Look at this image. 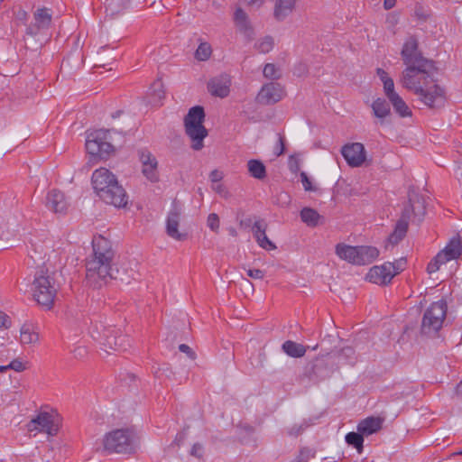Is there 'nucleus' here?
Here are the masks:
<instances>
[{
	"instance_id": "1",
	"label": "nucleus",
	"mask_w": 462,
	"mask_h": 462,
	"mask_svg": "<svg viewBox=\"0 0 462 462\" xmlns=\"http://www.w3.org/2000/svg\"><path fill=\"white\" fill-rule=\"evenodd\" d=\"M399 83L430 109H440L447 103L446 88L437 78L434 61L405 67L400 75Z\"/></svg>"
},
{
	"instance_id": "2",
	"label": "nucleus",
	"mask_w": 462,
	"mask_h": 462,
	"mask_svg": "<svg viewBox=\"0 0 462 462\" xmlns=\"http://www.w3.org/2000/svg\"><path fill=\"white\" fill-rule=\"evenodd\" d=\"M92 248V254L86 260V279L89 285L99 287L108 279H134L137 275V271L133 268L120 272L116 266V252L107 238L103 236H94Z\"/></svg>"
},
{
	"instance_id": "3",
	"label": "nucleus",
	"mask_w": 462,
	"mask_h": 462,
	"mask_svg": "<svg viewBox=\"0 0 462 462\" xmlns=\"http://www.w3.org/2000/svg\"><path fill=\"white\" fill-rule=\"evenodd\" d=\"M59 284L55 279V273L48 269H42L35 273L32 282L33 299L42 307L51 310L53 307Z\"/></svg>"
},
{
	"instance_id": "4",
	"label": "nucleus",
	"mask_w": 462,
	"mask_h": 462,
	"mask_svg": "<svg viewBox=\"0 0 462 462\" xmlns=\"http://www.w3.org/2000/svg\"><path fill=\"white\" fill-rule=\"evenodd\" d=\"M62 417L57 409L50 405H42L35 411L34 416L27 422L29 432L58 433L62 430Z\"/></svg>"
},
{
	"instance_id": "5",
	"label": "nucleus",
	"mask_w": 462,
	"mask_h": 462,
	"mask_svg": "<svg viewBox=\"0 0 462 462\" xmlns=\"http://www.w3.org/2000/svg\"><path fill=\"white\" fill-rule=\"evenodd\" d=\"M204 118V109L199 106L190 108L184 118L185 132L192 142L191 147L196 151L203 148V141L208 135V130L203 125Z\"/></svg>"
},
{
	"instance_id": "6",
	"label": "nucleus",
	"mask_w": 462,
	"mask_h": 462,
	"mask_svg": "<svg viewBox=\"0 0 462 462\" xmlns=\"http://www.w3.org/2000/svg\"><path fill=\"white\" fill-rule=\"evenodd\" d=\"M447 314L444 300L433 302L425 311L421 322V332L425 335L437 333L442 327Z\"/></svg>"
},
{
	"instance_id": "7",
	"label": "nucleus",
	"mask_w": 462,
	"mask_h": 462,
	"mask_svg": "<svg viewBox=\"0 0 462 462\" xmlns=\"http://www.w3.org/2000/svg\"><path fill=\"white\" fill-rule=\"evenodd\" d=\"M109 131L99 129L88 134L86 150L93 158H105L113 152V145L108 141Z\"/></svg>"
},
{
	"instance_id": "8",
	"label": "nucleus",
	"mask_w": 462,
	"mask_h": 462,
	"mask_svg": "<svg viewBox=\"0 0 462 462\" xmlns=\"http://www.w3.org/2000/svg\"><path fill=\"white\" fill-rule=\"evenodd\" d=\"M462 254V239L459 236L450 239L448 245L431 260L427 266L429 273H436L442 264L457 259Z\"/></svg>"
},
{
	"instance_id": "9",
	"label": "nucleus",
	"mask_w": 462,
	"mask_h": 462,
	"mask_svg": "<svg viewBox=\"0 0 462 462\" xmlns=\"http://www.w3.org/2000/svg\"><path fill=\"white\" fill-rule=\"evenodd\" d=\"M400 263H384L382 265L371 267L366 274V280L378 285H386L398 274L402 268Z\"/></svg>"
},
{
	"instance_id": "10",
	"label": "nucleus",
	"mask_w": 462,
	"mask_h": 462,
	"mask_svg": "<svg viewBox=\"0 0 462 462\" xmlns=\"http://www.w3.org/2000/svg\"><path fill=\"white\" fill-rule=\"evenodd\" d=\"M102 442L104 450L108 453H132L137 446L131 435H105Z\"/></svg>"
},
{
	"instance_id": "11",
	"label": "nucleus",
	"mask_w": 462,
	"mask_h": 462,
	"mask_svg": "<svg viewBox=\"0 0 462 462\" xmlns=\"http://www.w3.org/2000/svg\"><path fill=\"white\" fill-rule=\"evenodd\" d=\"M286 97V89L283 85L276 81L264 83L256 95L255 100L263 106L274 105Z\"/></svg>"
},
{
	"instance_id": "12",
	"label": "nucleus",
	"mask_w": 462,
	"mask_h": 462,
	"mask_svg": "<svg viewBox=\"0 0 462 462\" xmlns=\"http://www.w3.org/2000/svg\"><path fill=\"white\" fill-rule=\"evenodd\" d=\"M401 56L405 67H412L432 61L423 57L419 50V42L415 36H410L405 40Z\"/></svg>"
},
{
	"instance_id": "13",
	"label": "nucleus",
	"mask_w": 462,
	"mask_h": 462,
	"mask_svg": "<svg viewBox=\"0 0 462 462\" xmlns=\"http://www.w3.org/2000/svg\"><path fill=\"white\" fill-rule=\"evenodd\" d=\"M106 350L125 349L129 345V338L119 329L115 328H104L97 338Z\"/></svg>"
},
{
	"instance_id": "14",
	"label": "nucleus",
	"mask_w": 462,
	"mask_h": 462,
	"mask_svg": "<svg viewBox=\"0 0 462 462\" xmlns=\"http://www.w3.org/2000/svg\"><path fill=\"white\" fill-rule=\"evenodd\" d=\"M324 357H317L304 367L302 377L310 381L323 380L328 377L333 372V365Z\"/></svg>"
},
{
	"instance_id": "15",
	"label": "nucleus",
	"mask_w": 462,
	"mask_h": 462,
	"mask_svg": "<svg viewBox=\"0 0 462 462\" xmlns=\"http://www.w3.org/2000/svg\"><path fill=\"white\" fill-rule=\"evenodd\" d=\"M105 203L114 206L117 208H125L128 206L129 198L125 189L118 183V181L110 185V188L98 196Z\"/></svg>"
},
{
	"instance_id": "16",
	"label": "nucleus",
	"mask_w": 462,
	"mask_h": 462,
	"mask_svg": "<svg viewBox=\"0 0 462 462\" xmlns=\"http://www.w3.org/2000/svg\"><path fill=\"white\" fill-rule=\"evenodd\" d=\"M341 153L347 164L354 168L360 167L366 162V152L361 143L345 144L341 149Z\"/></svg>"
},
{
	"instance_id": "17",
	"label": "nucleus",
	"mask_w": 462,
	"mask_h": 462,
	"mask_svg": "<svg viewBox=\"0 0 462 462\" xmlns=\"http://www.w3.org/2000/svg\"><path fill=\"white\" fill-rule=\"evenodd\" d=\"M180 220L181 210L174 207L169 212L166 219V234L175 241L183 242L188 238V234L180 230Z\"/></svg>"
},
{
	"instance_id": "18",
	"label": "nucleus",
	"mask_w": 462,
	"mask_h": 462,
	"mask_svg": "<svg viewBox=\"0 0 462 462\" xmlns=\"http://www.w3.org/2000/svg\"><path fill=\"white\" fill-rule=\"evenodd\" d=\"M138 155L143 176L152 182L159 181L158 161L155 156L146 149L140 150Z\"/></svg>"
},
{
	"instance_id": "19",
	"label": "nucleus",
	"mask_w": 462,
	"mask_h": 462,
	"mask_svg": "<svg viewBox=\"0 0 462 462\" xmlns=\"http://www.w3.org/2000/svg\"><path fill=\"white\" fill-rule=\"evenodd\" d=\"M91 180L97 196L110 188V185L118 181L116 177L106 168L97 169L92 174Z\"/></svg>"
},
{
	"instance_id": "20",
	"label": "nucleus",
	"mask_w": 462,
	"mask_h": 462,
	"mask_svg": "<svg viewBox=\"0 0 462 462\" xmlns=\"http://www.w3.org/2000/svg\"><path fill=\"white\" fill-rule=\"evenodd\" d=\"M231 86L230 77L226 74H221L210 79L207 84L208 92L220 98L229 95Z\"/></svg>"
},
{
	"instance_id": "21",
	"label": "nucleus",
	"mask_w": 462,
	"mask_h": 462,
	"mask_svg": "<svg viewBox=\"0 0 462 462\" xmlns=\"http://www.w3.org/2000/svg\"><path fill=\"white\" fill-rule=\"evenodd\" d=\"M34 23L26 29V33L34 36L41 30L47 29L51 23L52 15L50 9L46 7L38 8L33 14Z\"/></svg>"
},
{
	"instance_id": "22",
	"label": "nucleus",
	"mask_w": 462,
	"mask_h": 462,
	"mask_svg": "<svg viewBox=\"0 0 462 462\" xmlns=\"http://www.w3.org/2000/svg\"><path fill=\"white\" fill-rule=\"evenodd\" d=\"M267 224L263 219L256 220L253 226L252 232L260 247L271 251L276 248L275 245L266 236Z\"/></svg>"
},
{
	"instance_id": "23",
	"label": "nucleus",
	"mask_w": 462,
	"mask_h": 462,
	"mask_svg": "<svg viewBox=\"0 0 462 462\" xmlns=\"http://www.w3.org/2000/svg\"><path fill=\"white\" fill-rule=\"evenodd\" d=\"M46 204L56 214L65 213L69 207L64 193L59 189H52L48 193Z\"/></svg>"
},
{
	"instance_id": "24",
	"label": "nucleus",
	"mask_w": 462,
	"mask_h": 462,
	"mask_svg": "<svg viewBox=\"0 0 462 462\" xmlns=\"http://www.w3.org/2000/svg\"><path fill=\"white\" fill-rule=\"evenodd\" d=\"M410 219L409 209L404 208L401 218L396 223L393 232L389 236L388 241L393 245H397L404 238L408 230V221Z\"/></svg>"
},
{
	"instance_id": "25",
	"label": "nucleus",
	"mask_w": 462,
	"mask_h": 462,
	"mask_svg": "<svg viewBox=\"0 0 462 462\" xmlns=\"http://www.w3.org/2000/svg\"><path fill=\"white\" fill-rule=\"evenodd\" d=\"M234 23L237 30L246 37H252L254 29L248 14L241 7H236L234 14Z\"/></svg>"
},
{
	"instance_id": "26",
	"label": "nucleus",
	"mask_w": 462,
	"mask_h": 462,
	"mask_svg": "<svg viewBox=\"0 0 462 462\" xmlns=\"http://www.w3.org/2000/svg\"><path fill=\"white\" fill-rule=\"evenodd\" d=\"M299 0H276L273 9V16L277 21H283L291 14L297 6Z\"/></svg>"
},
{
	"instance_id": "27",
	"label": "nucleus",
	"mask_w": 462,
	"mask_h": 462,
	"mask_svg": "<svg viewBox=\"0 0 462 462\" xmlns=\"http://www.w3.org/2000/svg\"><path fill=\"white\" fill-rule=\"evenodd\" d=\"M356 252V265L369 264L379 256L378 249L374 246L360 245L357 246Z\"/></svg>"
},
{
	"instance_id": "28",
	"label": "nucleus",
	"mask_w": 462,
	"mask_h": 462,
	"mask_svg": "<svg viewBox=\"0 0 462 462\" xmlns=\"http://www.w3.org/2000/svg\"><path fill=\"white\" fill-rule=\"evenodd\" d=\"M371 108L373 115L379 120L381 125H383L392 115L389 103L382 97L374 100Z\"/></svg>"
},
{
	"instance_id": "29",
	"label": "nucleus",
	"mask_w": 462,
	"mask_h": 462,
	"mask_svg": "<svg viewBox=\"0 0 462 462\" xmlns=\"http://www.w3.org/2000/svg\"><path fill=\"white\" fill-rule=\"evenodd\" d=\"M384 419L382 417H367L361 420L357 426L356 433H376L382 430Z\"/></svg>"
},
{
	"instance_id": "30",
	"label": "nucleus",
	"mask_w": 462,
	"mask_h": 462,
	"mask_svg": "<svg viewBox=\"0 0 462 462\" xmlns=\"http://www.w3.org/2000/svg\"><path fill=\"white\" fill-rule=\"evenodd\" d=\"M393 106L394 112L401 117H411L412 112L399 93L387 98Z\"/></svg>"
},
{
	"instance_id": "31",
	"label": "nucleus",
	"mask_w": 462,
	"mask_h": 462,
	"mask_svg": "<svg viewBox=\"0 0 462 462\" xmlns=\"http://www.w3.org/2000/svg\"><path fill=\"white\" fill-rule=\"evenodd\" d=\"M300 215L301 221L310 227L319 226L324 219L316 209L309 207L303 208Z\"/></svg>"
},
{
	"instance_id": "32",
	"label": "nucleus",
	"mask_w": 462,
	"mask_h": 462,
	"mask_svg": "<svg viewBox=\"0 0 462 462\" xmlns=\"http://www.w3.org/2000/svg\"><path fill=\"white\" fill-rule=\"evenodd\" d=\"M405 208L409 209L410 217L413 216L418 221L421 220L426 211L423 199L419 196H415L413 199L411 198Z\"/></svg>"
},
{
	"instance_id": "33",
	"label": "nucleus",
	"mask_w": 462,
	"mask_h": 462,
	"mask_svg": "<svg viewBox=\"0 0 462 462\" xmlns=\"http://www.w3.org/2000/svg\"><path fill=\"white\" fill-rule=\"evenodd\" d=\"M357 246H352L346 244H337L336 245L337 255L352 264H356Z\"/></svg>"
},
{
	"instance_id": "34",
	"label": "nucleus",
	"mask_w": 462,
	"mask_h": 462,
	"mask_svg": "<svg viewBox=\"0 0 462 462\" xmlns=\"http://www.w3.org/2000/svg\"><path fill=\"white\" fill-rule=\"evenodd\" d=\"M282 350L289 356L294 358L302 357L307 351V347L300 343L287 340L282 344Z\"/></svg>"
},
{
	"instance_id": "35",
	"label": "nucleus",
	"mask_w": 462,
	"mask_h": 462,
	"mask_svg": "<svg viewBox=\"0 0 462 462\" xmlns=\"http://www.w3.org/2000/svg\"><path fill=\"white\" fill-rule=\"evenodd\" d=\"M247 169L250 176L254 179L263 180L266 177V167L260 160H249L247 162Z\"/></svg>"
},
{
	"instance_id": "36",
	"label": "nucleus",
	"mask_w": 462,
	"mask_h": 462,
	"mask_svg": "<svg viewBox=\"0 0 462 462\" xmlns=\"http://www.w3.org/2000/svg\"><path fill=\"white\" fill-rule=\"evenodd\" d=\"M213 53L212 46L208 42L200 41L194 52V58L199 61H208Z\"/></svg>"
},
{
	"instance_id": "37",
	"label": "nucleus",
	"mask_w": 462,
	"mask_h": 462,
	"mask_svg": "<svg viewBox=\"0 0 462 462\" xmlns=\"http://www.w3.org/2000/svg\"><path fill=\"white\" fill-rule=\"evenodd\" d=\"M39 341V335L29 326H23L20 330V342L23 345H32Z\"/></svg>"
},
{
	"instance_id": "38",
	"label": "nucleus",
	"mask_w": 462,
	"mask_h": 462,
	"mask_svg": "<svg viewBox=\"0 0 462 462\" xmlns=\"http://www.w3.org/2000/svg\"><path fill=\"white\" fill-rule=\"evenodd\" d=\"M263 75L266 79L277 82L282 78V73L281 68L274 63H266L263 69Z\"/></svg>"
},
{
	"instance_id": "39",
	"label": "nucleus",
	"mask_w": 462,
	"mask_h": 462,
	"mask_svg": "<svg viewBox=\"0 0 462 462\" xmlns=\"http://www.w3.org/2000/svg\"><path fill=\"white\" fill-rule=\"evenodd\" d=\"M346 442L356 448L358 453L363 451L364 435H345Z\"/></svg>"
},
{
	"instance_id": "40",
	"label": "nucleus",
	"mask_w": 462,
	"mask_h": 462,
	"mask_svg": "<svg viewBox=\"0 0 462 462\" xmlns=\"http://www.w3.org/2000/svg\"><path fill=\"white\" fill-rule=\"evenodd\" d=\"M257 51L261 53H268L273 48V39L270 36H266L260 40L255 45Z\"/></svg>"
},
{
	"instance_id": "41",
	"label": "nucleus",
	"mask_w": 462,
	"mask_h": 462,
	"mask_svg": "<svg viewBox=\"0 0 462 462\" xmlns=\"http://www.w3.org/2000/svg\"><path fill=\"white\" fill-rule=\"evenodd\" d=\"M315 455L314 451L309 448H303L299 455L293 460L294 462H308Z\"/></svg>"
},
{
	"instance_id": "42",
	"label": "nucleus",
	"mask_w": 462,
	"mask_h": 462,
	"mask_svg": "<svg viewBox=\"0 0 462 462\" xmlns=\"http://www.w3.org/2000/svg\"><path fill=\"white\" fill-rule=\"evenodd\" d=\"M207 226L215 233L219 230L220 221L219 217L216 213H210L207 218Z\"/></svg>"
},
{
	"instance_id": "43",
	"label": "nucleus",
	"mask_w": 462,
	"mask_h": 462,
	"mask_svg": "<svg viewBox=\"0 0 462 462\" xmlns=\"http://www.w3.org/2000/svg\"><path fill=\"white\" fill-rule=\"evenodd\" d=\"M275 203L281 207H287L291 203V196L285 191H281L276 195Z\"/></svg>"
},
{
	"instance_id": "44",
	"label": "nucleus",
	"mask_w": 462,
	"mask_h": 462,
	"mask_svg": "<svg viewBox=\"0 0 462 462\" xmlns=\"http://www.w3.org/2000/svg\"><path fill=\"white\" fill-rule=\"evenodd\" d=\"M204 452L205 449L203 445L201 443L197 442L192 445L189 454L190 456L199 459L203 457Z\"/></svg>"
},
{
	"instance_id": "45",
	"label": "nucleus",
	"mask_w": 462,
	"mask_h": 462,
	"mask_svg": "<svg viewBox=\"0 0 462 462\" xmlns=\"http://www.w3.org/2000/svg\"><path fill=\"white\" fill-rule=\"evenodd\" d=\"M8 370L12 369L15 372H23L26 370V365L19 358L14 359L9 365H7Z\"/></svg>"
},
{
	"instance_id": "46",
	"label": "nucleus",
	"mask_w": 462,
	"mask_h": 462,
	"mask_svg": "<svg viewBox=\"0 0 462 462\" xmlns=\"http://www.w3.org/2000/svg\"><path fill=\"white\" fill-rule=\"evenodd\" d=\"M383 93L387 98L393 96L394 94L398 93L395 90L394 82H393V79L386 80V82H384V84H383Z\"/></svg>"
},
{
	"instance_id": "47",
	"label": "nucleus",
	"mask_w": 462,
	"mask_h": 462,
	"mask_svg": "<svg viewBox=\"0 0 462 462\" xmlns=\"http://www.w3.org/2000/svg\"><path fill=\"white\" fill-rule=\"evenodd\" d=\"M300 180L302 182V185L304 187V189L306 191H315L316 189L312 186L310 180L309 179L306 172L302 171L300 173Z\"/></svg>"
},
{
	"instance_id": "48",
	"label": "nucleus",
	"mask_w": 462,
	"mask_h": 462,
	"mask_svg": "<svg viewBox=\"0 0 462 462\" xmlns=\"http://www.w3.org/2000/svg\"><path fill=\"white\" fill-rule=\"evenodd\" d=\"M213 190L217 193L218 195H220L222 198L224 199H227L229 197V192L228 190L226 189V188L221 184V183H217V185H213L212 187Z\"/></svg>"
},
{
	"instance_id": "49",
	"label": "nucleus",
	"mask_w": 462,
	"mask_h": 462,
	"mask_svg": "<svg viewBox=\"0 0 462 462\" xmlns=\"http://www.w3.org/2000/svg\"><path fill=\"white\" fill-rule=\"evenodd\" d=\"M179 350L184 354H186L190 359H196V353L186 344H180L179 346Z\"/></svg>"
},
{
	"instance_id": "50",
	"label": "nucleus",
	"mask_w": 462,
	"mask_h": 462,
	"mask_svg": "<svg viewBox=\"0 0 462 462\" xmlns=\"http://www.w3.org/2000/svg\"><path fill=\"white\" fill-rule=\"evenodd\" d=\"M247 275L252 279L262 280L264 277V272L260 269H249Z\"/></svg>"
},
{
	"instance_id": "51",
	"label": "nucleus",
	"mask_w": 462,
	"mask_h": 462,
	"mask_svg": "<svg viewBox=\"0 0 462 462\" xmlns=\"http://www.w3.org/2000/svg\"><path fill=\"white\" fill-rule=\"evenodd\" d=\"M11 319L10 318L0 310V329L1 328H8L11 327Z\"/></svg>"
},
{
	"instance_id": "52",
	"label": "nucleus",
	"mask_w": 462,
	"mask_h": 462,
	"mask_svg": "<svg viewBox=\"0 0 462 462\" xmlns=\"http://www.w3.org/2000/svg\"><path fill=\"white\" fill-rule=\"evenodd\" d=\"M0 239L2 241L6 242V243H10V242L14 241L16 239H19V237H18L17 234H14V235L9 236V230L7 229L6 231L2 230V232L0 234Z\"/></svg>"
},
{
	"instance_id": "53",
	"label": "nucleus",
	"mask_w": 462,
	"mask_h": 462,
	"mask_svg": "<svg viewBox=\"0 0 462 462\" xmlns=\"http://www.w3.org/2000/svg\"><path fill=\"white\" fill-rule=\"evenodd\" d=\"M284 152V141L282 136L279 137L276 146L274 148V153L277 156L282 155Z\"/></svg>"
},
{
	"instance_id": "54",
	"label": "nucleus",
	"mask_w": 462,
	"mask_h": 462,
	"mask_svg": "<svg viewBox=\"0 0 462 462\" xmlns=\"http://www.w3.org/2000/svg\"><path fill=\"white\" fill-rule=\"evenodd\" d=\"M237 441L242 445H249L252 444L253 447H255V439H251L249 435H244L243 437L239 438Z\"/></svg>"
},
{
	"instance_id": "55",
	"label": "nucleus",
	"mask_w": 462,
	"mask_h": 462,
	"mask_svg": "<svg viewBox=\"0 0 462 462\" xmlns=\"http://www.w3.org/2000/svg\"><path fill=\"white\" fill-rule=\"evenodd\" d=\"M209 178L212 182L219 183V181L223 179V173L217 170H214L210 172Z\"/></svg>"
},
{
	"instance_id": "56",
	"label": "nucleus",
	"mask_w": 462,
	"mask_h": 462,
	"mask_svg": "<svg viewBox=\"0 0 462 462\" xmlns=\"http://www.w3.org/2000/svg\"><path fill=\"white\" fill-rule=\"evenodd\" d=\"M376 74L379 77V79H381V81L383 82V84H384V82H386V80H389L390 79H392L388 75V73L384 69H383L381 68H378L376 69Z\"/></svg>"
},
{
	"instance_id": "57",
	"label": "nucleus",
	"mask_w": 462,
	"mask_h": 462,
	"mask_svg": "<svg viewBox=\"0 0 462 462\" xmlns=\"http://www.w3.org/2000/svg\"><path fill=\"white\" fill-rule=\"evenodd\" d=\"M28 14L23 9H19L16 13V18L22 22H25L27 20Z\"/></svg>"
},
{
	"instance_id": "58",
	"label": "nucleus",
	"mask_w": 462,
	"mask_h": 462,
	"mask_svg": "<svg viewBox=\"0 0 462 462\" xmlns=\"http://www.w3.org/2000/svg\"><path fill=\"white\" fill-rule=\"evenodd\" d=\"M396 4V0H384L383 7L386 10L392 9Z\"/></svg>"
},
{
	"instance_id": "59",
	"label": "nucleus",
	"mask_w": 462,
	"mask_h": 462,
	"mask_svg": "<svg viewBox=\"0 0 462 462\" xmlns=\"http://www.w3.org/2000/svg\"><path fill=\"white\" fill-rule=\"evenodd\" d=\"M248 5H262L263 0H244Z\"/></svg>"
},
{
	"instance_id": "60",
	"label": "nucleus",
	"mask_w": 462,
	"mask_h": 462,
	"mask_svg": "<svg viewBox=\"0 0 462 462\" xmlns=\"http://www.w3.org/2000/svg\"><path fill=\"white\" fill-rule=\"evenodd\" d=\"M342 353L345 355H351L354 353V351L351 347H345L342 349Z\"/></svg>"
},
{
	"instance_id": "61",
	"label": "nucleus",
	"mask_w": 462,
	"mask_h": 462,
	"mask_svg": "<svg viewBox=\"0 0 462 462\" xmlns=\"http://www.w3.org/2000/svg\"><path fill=\"white\" fill-rule=\"evenodd\" d=\"M456 393H457V395L462 397V382L457 384V389H456Z\"/></svg>"
},
{
	"instance_id": "62",
	"label": "nucleus",
	"mask_w": 462,
	"mask_h": 462,
	"mask_svg": "<svg viewBox=\"0 0 462 462\" xmlns=\"http://www.w3.org/2000/svg\"><path fill=\"white\" fill-rule=\"evenodd\" d=\"M183 439H184V435H180V437H179V438H176V439L174 440V442H175L178 446H180V443L182 442Z\"/></svg>"
},
{
	"instance_id": "63",
	"label": "nucleus",
	"mask_w": 462,
	"mask_h": 462,
	"mask_svg": "<svg viewBox=\"0 0 462 462\" xmlns=\"http://www.w3.org/2000/svg\"><path fill=\"white\" fill-rule=\"evenodd\" d=\"M112 433L118 434V433H129V432H128V430L120 429V430H116Z\"/></svg>"
},
{
	"instance_id": "64",
	"label": "nucleus",
	"mask_w": 462,
	"mask_h": 462,
	"mask_svg": "<svg viewBox=\"0 0 462 462\" xmlns=\"http://www.w3.org/2000/svg\"><path fill=\"white\" fill-rule=\"evenodd\" d=\"M8 370L7 365H0V373H5Z\"/></svg>"
}]
</instances>
